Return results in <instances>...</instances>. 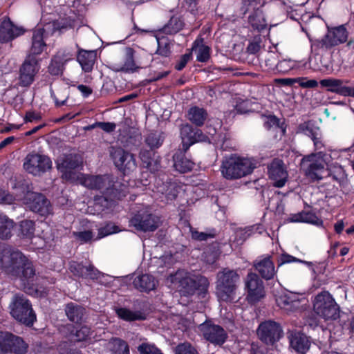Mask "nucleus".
Returning a JSON list of instances; mask_svg holds the SVG:
<instances>
[{
	"mask_svg": "<svg viewBox=\"0 0 354 354\" xmlns=\"http://www.w3.org/2000/svg\"><path fill=\"white\" fill-rule=\"evenodd\" d=\"M0 269L7 274L19 277L24 286L32 285L35 276L32 262L19 250H4L0 259Z\"/></svg>",
	"mask_w": 354,
	"mask_h": 354,
	"instance_id": "1",
	"label": "nucleus"
},
{
	"mask_svg": "<svg viewBox=\"0 0 354 354\" xmlns=\"http://www.w3.org/2000/svg\"><path fill=\"white\" fill-rule=\"evenodd\" d=\"M240 276L236 270L223 268L216 274V295L220 301L232 303L236 299V292Z\"/></svg>",
	"mask_w": 354,
	"mask_h": 354,
	"instance_id": "2",
	"label": "nucleus"
},
{
	"mask_svg": "<svg viewBox=\"0 0 354 354\" xmlns=\"http://www.w3.org/2000/svg\"><path fill=\"white\" fill-rule=\"evenodd\" d=\"M254 168L255 165L250 159L231 154L223 160L221 171L225 179L235 180L250 174Z\"/></svg>",
	"mask_w": 354,
	"mask_h": 354,
	"instance_id": "3",
	"label": "nucleus"
},
{
	"mask_svg": "<svg viewBox=\"0 0 354 354\" xmlns=\"http://www.w3.org/2000/svg\"><path fill=\"white\" fill-rule=\"evenodd\" d=\"M311 140L313 141L315 152L311 153V182L319 180L328 174L327 165L330 155L326 152V147L322 137H318L311 131Z\"/></svg>",
	"mask_w": 354,
	"mask_h": 354,
	"instance_id": "4",
	"label": "nucleus"
},
{
	"mask_svg": "<svg viewBox=\"0 0 354 354\" xmlns=\"http://www.w3.org/2000/svg\"><path fill=\"white\" fill-rule=\"evenodd\" d=\"M11 315L26 326H32L36 321L30 301L24 295H15L10 304Z\"/></svg>",
	"mask_w": 354,
	"mask_h": 354,
	"instance_id": "5",
	"label": "nucleus"
},
{
	"mask_svg": "<svg viewBox=\"0 0 354 354\" xmlns=\"http://www.w3.org/2000/svg\"><path fill=\"white\" fill-rule=\"evenodd\" d=\"M129 193L128 186L111 176L104 196H96L94 198L95 205H101L108 208L111 202L122 200Z\"/></svg>",
	"mask_w": 354,
	"mask_h": 354,
	"instance_id": "6",
	"label": "nucleus"
},
{
	"mask_svg": "<svg viewBox=\"0 0 354 354\" xmlns=\"http://www.w3.org/2000/svg\"><path fill=\"white\" fill-rule=\"evenodd\" d=\"M131 308L120 307L115 309L118 318L126 322L144 321L147 318L149 310V304L142 299H133L131 301Z\"/></svg>",
	"mask_w": 354,
	"mask_h": 354,
	"instance_id": "7",
	"label": "nucleus"
},
{
	"mask_svg": "<svg viewBox=\"0 0 354 354\" xmlns=\"http://www.w3.org/2000/svg\"><path fill=\"white\" fill-rule=\"evenodd\" d=\"M177 289L182 296H192L201 286L207 287L208 281L206 277H201L196 280L192 277L188 272H177L173 279Z\"/></svg>",
	"mask_w": 354,
	"mask_h": 354,
	"instance_id": "8",
	"label": "nucleus"
},
{
	"mask_svg": "<svg viewBox=\"0 0 354 354\" xmlns=\"http://www.w3.org/2000/svg\"><path fill=\"white\" fill-rule=\"evenodd\" d=\"M313 310L325 319H335L338 317L337 306L332 295L326 291L317 295L314 300Z\"/></svg>",
	"mask_w": 354,
	"mask_h": 354,
	"instance_id": "9",
	"label": "nucleus"
},
{
	"mask_svg": "<svg viewBox=\"0 0 354 354\" xmlns=\"http://www.w3.org/2000/svg\"><path fill=\"white\" fill-rule=\"evenodd\" d=\"M24 168L28 173L40 176L52 168V161L46 155L32 151L26 156Z\"/></svg>",
	"mask_w": 354,
	"mask_h": 354,
	"instance_id": "10",
	"label": "nucleus"
},
{
	"mask_svg": "<svg viewBox=\"0 0 354 354\" xmlns=\"http://www.w3.org/2000/svg\"><path fill=\"white\" fill-rule=\"evenodd\" d=\"M203 338L215 346H223L227 339L228 335L220 325L214 324L211 320H207L199 326Z\"/></svg>",
	"mask_w": 354,
	"mask_h": 354,
	"instance_id": "11",
	"label": "nucleus"
},
{
	"mask_svg": "<svg viewBox=\"0 0 354 354\" xmlns=\"http://www.w3.org/2000/svg\"><path fill=\"white\" fill-rule=\"evenodd\" d=\"M245 288L247 292L246 299L250 304H255L266 296L263 282L255 272L248 273L245 281Z\"/></svg>",
	"mask_w": 354,
	"mask_h": 354,
	"instance_id": "12",
	"label": "nucleus"
},
{
	"mask_svg": "<svg viewBox=\"0 0 354 354\" xmlns=\"http://www.w3.org/2000/svg\"><path fill=\"white\" fill-rule=\"evenodd\" d=\"M110 156L115 167L124 174L133 171L137 167L134 155L120 147H112Z\"/></svg>",
	"mask_w": 354,
	"mask_h": 354,
	"instance_id": "13",
	"label": "nucleus"
},
{
	"mask_svg": "<svg viewBox=\"0 0 354 354\" xmlns=\"http://www.w3.org/2000/svg\"><path fill=\"white\" fill-rule=\"evenodd\" d=\"M24 203L30 211L41 216H47L53 212L50 201L41 193L31 192L25 196Z\"/></svg>",
	"mask_w": 354,
	"mask_h": 354,
	"instance_id": "14",
	"label": "nucleus"
},
{
	"mask_svg": "<svg viewBox=\"0 0 354 354\" xmlns=\"http://www.w3.org/2000/svg\"><path fill=\"white\" fill-rule=\"evenodd\" d=\"M28 344L22 337L11 333L0 331V350L10 351V353L26 354Z\"/></svg>",
	"mask_w": 354,
	"mask_h": 354,
	"instance_id": "15",
	"label": "nucleus"
},
{
	"mask_svg": "<svg viewBox=\"0 0 354 354\" xmlns=\"http://www.w3.org/2000/svg\"><path fill=\"white\" fill-rule=\"evenodd\" d=\"M129 225L138 231L154 232L159 226V218L151 213L140 210L129 220Z\"/></svg>",
	"mask_w": 354,
	"mask_h": 354,
	"instance_id": "16",
	"label": "nucleus"
},
{
	"mask_svg": "<svg viewBox=\"0 0 354 354\" xmlns=\"http://www.w3.org/2000/svg\"><path fill=\"white\" fill-rule=\"evenodd\" d=\"M39 64L36 57L27 55L19 68V84L28 87L35 81V77L39 70Z\"/></svg>",
	"mask_w": 354,
	"mask_h": 354,
	"instance_id": "17",
	"label": "nucleus"
},
{
	"mask_svg": "<svg viewBox=\"0 0 354 354\" xmlns=\"http://www.w3.org/2000/svg\"><path fill=\"white\" fill-rule=\"evenodd\" d=\"M257 334L263 342L272 346L282 337L283 330L279 324L268 320L259 324Z\"/></svg>",
	"mask_w": 354,
	"mask_h": 354,
	"instance_id": "18",
	"label": "nucleus"
},
{
	"mask_svg": "<svg viewBox=\"0 0 354 354\" xmlns=\"http://www.w3.org/2000/svg\"><path fill=\"white\" fill-rule=\"evenodd\" d=\"M180 135L182 140V150L186 152L191 146L196 142H204L208 137L203 131L186 123L181 125Z\"/></svg>",
	"mask_w": 354,
	"mask_h": 354,
	"instance_id": "19",
	"label": "nucleus"
},
{
	"mask_svg": "<svg viewBox=\"0 0 354 354\" xmlns=\"http://www.w3.org/2000/svg\"><path fill=\"white\" fill-rule=\"evenodd\" d=\"M277 305L288 312L302 311L306 309L307 299L299 295L290 293L281 294L275 299Z\"/></svg>",
	"mask_w": 354,
	"mask_h": 354,
	"instance_id": "20",
	"label": "nucleus"
},
{
	"mask_svg": "<svg viewBox=\"0 0 354 354\" xmlns=\"http://www.w3.org/2000/svg\"><path fill=\"white\" fill-rule=\"evenodd\" d=\"M25 32L24 27L15 25L8 16H5L0 24V43L10 42Z\"/></svg>",
	"mask_w": 354,
	"mask_h": 354,
	"instance_id": "21",
	"label": "nucleus"
},
{
	"mask_svg": "<svg viewBox=\"0 0 354 354\" xmlns=\"http://www.w3.org/2000/svg\"><path fill=\"white\" fill-rule=\"evenodd\" d=\"M253 268L258 272L259 277L266 281L273 279L277 274L272 257L270 254L262 255L253 262Z\"/></svg>",
	"mask_w": 354,
	"mask_h": 354,
	"instance_id": "22",
	"label": "nucleus"
},
{
	"mask_svg": "<svg viewBox=\"0 0 354 354\" xmlns=\"http://www.w3.org/2000/svg\"><path fill=\"white\" fill-rule=\"evenodd\" d=\"M347 39L348 31L344 25L335 27L327 26V32L322 43L326 48H330L346 42Z\"/></svg>",
	"mask_w": 354,
	"mask_h": 354,
	"instance_id": "23",
	"label": "nucleus"
},
{
	"mask_svg": "<svg viewBox=\"0 0 354 354\" xmlns=\"http://www.w3.org/2000/svg\"><path fill=\"white\" fill-rule=\"evenodd\" d=\"M268 174L269 178L274 181L276 187H283L287 181L288 173L283 162L280 159L274 158L268 165Z\"/></svg>",
	"mask_w": 354,
	"mask_h": 354,
	"instance_id": "24",
	"label": "nucleus"
},
{
	"mask_svg": "<svg viewBox=\"0 0 354 354\" xmlns=\"http://www.w3.org/2000/svg\"><path fill=\"white\" fill-rule=\"evenodd\" d=\"M69 270L75 277L91 280H97L102 274L93 264L86 266L82 263L77 261H72L70 263Z\"/></svg>",
	"mask_w": 354,
	"mask_h": 354,
	"instance_id": "25",
	"label": "nucleus"
},
{
	"mask_svg": "<svg viewBox=\"0 0 354 354\" xmlns=\"http://www.w3.org/2000/svg\"><path fill=\"white\" fill-rule=\"evenodd\" d=\"M112 175H84L82 178V184L91 190L100 191L104 196V191L106 189Z\"/></svg>",
	"mask_w": 354,
	"mask_h": 354,
	"instance_id": "26",
	"label": "nucleus"
},
{
	"mask_svg": "<svg viewBox=\"0 0 354 354\" xmlns=\"http://www.w3.org/2000/svg\"><path fill=\"white\" fill-rule=\"evenodd\" d=\"M82 164L81 157L77 154L69 153L66 155L61 162L57 164V169L62 173L63 176L69 179L73 171L80 167Z\"/></svg>",
	"mask_w": 354,
	"mask_h": 354,
	"instance_id": "27",
	"label": "nucleus"
},
{
	"mask_svg": "<svg viewBox=\"0 0 354 354\" xmlns=\"http://www.w3.org/2000/svg\"><path fill=\"white\" fill-rule=\"evenodd\" d=\"M64 328L66 331V337L75 342H86L92 335L91 328L86 325L67 324Z\"/></svg>",
	"mask_w": 354,
	"mask_h": 354,
	"instance_id": "28",
	"label": "nucleus"
},
{
	"mask_svg": "<svg viewBox=\"0 0 354 354\" xmlns=\"http://www.w3.org/2000/svg\"><path fill=\"white\" fill-rule=\"evenodd\" d=\"M46 30L44 28H37L32 30L31 37V46L28 55H32L36 57L37 55H41L47 45L44 40Z\"/></svg>",
	"mask_w": 354,
	"mask_h": 354,
	"instance_id": "29",
	"label": "nucleus"
},
{
	"mask_svg": "<svg viewBox=\"0 0 354 354\" xmlns=\"http://www.w3.org/2000/svg\"><path fill=\"white\" fill-rule=\"evenodd\" d=\"M69 53L58 52L54 55L48 66V72L53 76L62 75L65 69V64L71 58Z\"/></svg>",
	"mask_w": 354,
	"mask_h": 354,
	"instance_id": "30",
	"label": "nucleus"
},
{
	"mask_svg": "<svg viewBox=\"0 0 354 354\" xmlns=\"http://www.w3.org/2000/svg\"><path fill=\"white\" fill-rule=\"evenodd\" d=\"M97 58L96 50H87L79 48L77 54V61L85 73L91 72Z\"/></svg>",
	"mask_w": 354,
	"mask_h": 354,
	"instance_id": "31",
	"label": "nucleus"
},
{
	"mask_svg": "<svg viewBox=\"0 0 354 354\" xmlns=\"http://www.w3.org/2000/svg\"><path fill=\"white\" fill-rule=\"evenodd\" d=\"M185 26V23L183 16L178 14H174L158 31L165 35H174L182 30Z\"/></svg>",
	"mask_w": 354,
	"mask_h": 354,
	"instance_id": "32",
	"label": "nucleus"
},
{
	"mask_svg": "<svg viewBox=\"0 0 354 354\" xmlns=\"http://www.w3.org/2000/svg\"><path fill=\"white\" fill-rule=\"evenodd\" d=\"M157 281L155 277L149 274L136 277L133 281V287L142 292H149L156 289Z\"/></svg>",
	"mask_w": 354,
	"mask_h": 354,
	"instance_id": "33",
	"label": "nucleus"
},
{
	"mask_svg": "<svg viewBox=\"0 0 354 354\" xmlns=\"http://www.w3.org/2000/svg\"><path fill=\"white\" fill-rule=\"evenodd\" d=\"M134 50L131 48H127L122 63L116 64L115 71L117 72L134 73L139 67L136 66L134 60Z\"/></svg>",
	"mask_w": 354,
	"mask_h": 354,
	"instance_id": "34",
	"label": "nucleus"
},
{
	"mask_svg": "<svg viewBox=\"0 0 354 354\" xmlns=\"http://www.w3.org/2000/svg\"><path fill=\"white\" fill-rule=\"evenodd\" d=\"M207 118V110L198 106H191L187 113V118L196 127H203Z\"/></svg>",
	"mask_w": 354,
	"mask_h": 354,
	"instance_id": "35",
	"label": "nucleus"
},
{
	"mask_svg": "<svg viewBox=\"0 0 354 354\" xmlns=\"http://www.w3.org/2000/svg\"><path fill=\"white\" fill-rule=\"evenodd\" d=\"M64 310L68 319L75 324H81L86 313L85 308L73 302L68 303Z\"/></svg>",
	"mask_w": 354,
	"mask_h": 354,
	"instance_id": "36",
	"label": "nucleus"
},
{
	"mask_svg": "<svg viewBox=\"0 0 354 354\" xmlns=\"http://www.w3.org/2000/svg\"><path fill=\"white\" fill-rule=\"evenodd\" d=\"M290 345L296 352L301 354H305L310 348L308 337L300 332L291 334Z\"/></svg>",
	"mask_w": 354,
	"mask_h": 354,
	"instance_id": "37",
	"label": "nucleus"
},
{
	"mask_svg": "<svg viewBox=\"0 0 354 354\" xmlns=\"http://www.w3.org/2000/svg\"><path fill=\"white\" fill-rule=\"evenodd\" d=\"M184 151H177L173 156L174 167L181 174L192 171L194 163L185 156Z\"/></svg>",
	"mask_w": 354,
	"mask_h": 354,
	"instance_id": "38",
	"label": "nucleus"
},
{
	"mask_svg": "<svg viewBox=\"0 0 354 354\" xmlns=\"http://www.w3.org/2000/svg\"><path fill=\"white\" fill-rule=\"evenodd\" d=\"M263 118V127L266 130L279 131L281 136L286 135L287 125L284 120L281 121L276 115L271 114L264 115Z\"/></svg>",
	"mask_w": 354,
	"mask_h": 354,
	"instance_id": "39",
	"label": "nucleus"
},
{
	"mask_svg": "<svg viewBox=\"0 0 354 354\" xmlns=\"http://www.w3.org/2000/svg\"><path fill=\"white\" fill-rule=\"evenodd\" d=\"M155 151L146 149H141L139 154L142 167L151 171H154L158 168V160L155 159Z\"/></svg>",
	"mask_w": 354,
	"mask_h": 354,
	"instance_id": "40",
	"label": "nucleus"
},
{
	"mask_svg": "<svg viewBox=\"0 0 354 354\" xmlns=\"http://www.w3.org/2000/svg\"><path fill=\"white\" fill-rule=\"evenodd\" d=\"M164 140V133L154 130L150 131L145 138V145L149 147V149L153 151L160 148L162 145Z\"/></svg>",
	"mask_w": 354,
	"mask_h": 354,
	"instance_id": "41",
	"label": "nucleus"
},
{
	"mask_svg": "<svg viewBox=\"0 0 354 354\" xmlns=\"http://www.w3.org/2000/svg\"><path fill=\"white\" fill-rule=\"evenodd\" d=\"M307 62L295 61L290 59H284L279 61L275 65L274 70L279 73H287L295 68L306 66Z\"/></svg>",
	"mask_w": 354,
	"mask_h": 354,
	"instance_id": "42",
	"label": "nucleus"
},
{
	"mask_svg": "<svg viewBox=\"0 0 354 354\" xmlns=\"http://www.w3.org/2000/svg\"><path fill=\"white\" fill-rule=\"evenodd\" d=\"M221 253L220 243L214 242L203 252V260L207 264L213 265L218 259Z\"/></svg>",
	"mask_w": 354,
	"mask_h": 354,
	"instance_id": "43",
	"label": "nucleus"
},
{
	"mask_svg": "<svg viewBox=\"0 0 354 354\" xmlns=\"http://www.w3.org/2000/svg\"><path fill=\"white\" fill-rule=\"evenodd\" d=\"M203 39H201V44L196 40L193 43L192 49L196 53V61L206 63L210 59L211 48L203 44Z\"/></svg>",
	"mask_w": 354,
	"mask_h": 354,
	"instance_id": "44",
	"label": "nucleus"
},
{
	"mask_svg": "<svg viewBox=\"0 0 354 354\" xmlns=\"http://www.w3.org/2000/svg\"><path fill=\"white\" fill-rule=\"evenodd\" d=\"M50 97L53 98L56 107H60L66 104L69 97L68 88L60 87L55 93L52 88L50 89Z\"/></svg>",
	"mask_w": 354,
	"mask_h": 354,
	"instance_id": "45",
	"label": "nucleus"
},
{
	"mask_svg": "<svg viewBox=\"0 0 354 354\" xmlns=\"http://www.w3.org/2000/svg\"><path fill=\"white\" fill-rule=\"evenodd\" d=\"M14 222L7 216L0 214V239H8L12 236Z\"/></svg>",
	"mask_w": 354,
	"mask_h": 354,
	"instance_id": "46",
	"label": "nucleus"
},
{
	"mask_svg": "<svg viewBox=\"0 0 354 354\" xmlns=\"http://www.w3.org/2000/svg\"><path fill=\"white\" fill-rule=\"evenodd\" d=\"M319 83L322 86L327 88L329 91L342 95L345 86L343 85V82L342 80L334 78H328L321 80Z\"/></svg>",
	"mask_w": 354,
	"mask_h": 354,
	"instance_id": "47",
	"label": "nucleus"
},
{
	"mask_svg": "<svg viewBox=\"0 0 354 354\" xmlns=\"http://www.w3.org/2000/svg\"><path fill=\"white\" fill-rule=\"evenodd\" d=\"M35 230V223L32 220L25 219L19 223V236L22 238L32 239Z\"/></svg>",
	"mask_w": 354,
	"mask_h": 354,
	"instance_id": "48",
	"label": "nucleus"
},
{
	"mask_svg": "<svg viewBox=\"0 0 354 354\" xmlns=\"http://www.w3.org/2000/svg\"><path fill=\"white\" fill-rule=\"evenodd\" d=\"M190 232L192 239L198 241H207L209 239L215 238L217 234V230L215 228H209L206 232H198L196 229L191 227Z\"/></svg>",
	"mask_w": 354,
	"mask_h": 354,
	"instance_id": "49",
	"label": "nucleus"
},
{
	"mask_svg": "<svg viewBox=\"0 0 354 354\" xmlns=\"http://www.w3.org/2000/svg\"><path fill=\"white\" fill-rule=\"evenodd\" d=\"M158 46L155 54L160 55L164 57H168L171 54V42L168 37H157Z\"/></svg>",
	"mask_w": 354,
	"mask_h": 354,
	"instance_id": "50",
	"label": "nucleus"
},
{
	"mask_svg": "<svg viewBox=\"0 0 354 354\" xmlns=\"http://www.w3.org/2000/svg\"><path fill=\"white\" fill-rule=\"evenodd\" d=\"M182 187L176 182H167L165 189V197L167 201H174L176 199Z\"/></svg>",
	"mask_w": 354,
	"mask_h": 354,
	"instance_id": "51",
	"label": "nucleus"
},
{
	"mask_svg": "<svg viewBox=\"0 0 354 354\" xmlns=\"http://www.w3.org/2000/svg\"><path fill=\"white\" fill-rule=\"evenodd\" d=\"M248 21L251 26L257 30H263L266 26V20L264 19L261 12L255 11L248 17Z\"/></svg>",
	"mask_w": 354,
	"mask_h": 354,
	"instance_id": "52",
	"label": "nucleus"
},
{
	"mask_svg": "<svg viewBox=\"0 0 354 354\" xmlns=\"http://www.w3.org/2000/svg\"><path fill=\"white\" fill-rule=\"evenodd\" d=\"M120 232L119 227L113 223H107L104 226L98 229V234L96 240L101 239L109 235L115 234Z\"/></svg>",
	"mask_w": 354,
	"mask_h": 354,
	"instance_id": "53",
	"label": "nucleus"
},
{
	"mask_svg": "<svg viewBox=\"0 0 354 354\" xmlns=\"http://www.w3.org/2000/svg\"><path fill=\"white\" fill-rule=\"evenodd\" d=\"M328 174L324 178L330 176L333 180H336L339 185L344 183L346 180V174L345 170L342 166H334L333 168L328 171Z\"/></svg>",
	"mask_w": 354,
	"mask_h": 354,
	"instance_id": "54",
	"label": "nucleus"
},
{
	"mask_svg": "<svg viewBox=\"0 0 354 354\" xmlns=\"http://www.w3.org/2000/svg\"><path fill=\"white\" fill-rule=\"evenodd\" d=\"M219 141L221 142V148L223 151H230L235 149V143L232 138L230 133H220L218 136Z\"/></svg>",
	"mask_w": 354,
	"mask_h": 354,
	"instance_id": "55",
	"label": "nucleus"
},
{
	"mask_svg": "<svg viewBox=\"0 0 354 354\" xmlns=\"http://www.w3.org/2000/svg\"><path fill=\"white\" fill-rule=\"evenodd\" d=\"M12 189L17 190L21 194H24L25 196L32 192H30L32 189L31 184L25 179L16 180L12 185Z\"/></svg>",
	"mask_w": 354,
	"mask_h": 354,
	"instance_id": "56",
	"label": "nucleus"
},
{
	"mask_svg": "<svg viewBox=\"0 0 354 354\" xmlns=\"http://www.w3.org/2000/svg\"><path fill=\"white\" fill-rule=\"evenodd\" d=\"M257 228L254 225L248 226L245 227L243 230H241L236 232V240L237 241L244 242L248 239L252 234H254V230Z\"/></svg>",
	"mask_w": 354,
	"mask_h": 354,
	"instance_id": "57",
	"label": "nucleus"
},
{
	"mask_svg": "<svg viewBox=\"0 0 354 354\" xmlns=\"http://www.w3.org/2000/svg\"><path fill=\"white\" fill-rule=\"evenodd\" d=\"M296 262L303 263L308 266H310L309 261L300 260L299 259H297L288 253L284 252V253L281 254L279 257L278 267H279L283 264H286V263H296Z\"/></svg>",
	"mask_w": 354,
	"mask_h": 354,
	"instance_id": "58",
	"label": "nucleus"
},
{
	"mask_svg": "<svg viewBox=\"0 0 354 354\" xmlns=\"http://www.w3.org/2000/svg\"><path fill=\"white\" fill-rule=\"evenodd\" d=\"M58 354H82L77 348L73 347L66 342L61 343L57 347Z\"/></svg>",
	"mask_w": 354,
	"mask_h": 354,
	"instance_id": "59",
	"label": "nucleus"
},
{
	"mask_svg": "<svg viewBox=\"0 0 354 354\" xmlns=\"http://www.w3.org/2000/svg\"><path fill=\"white\" fill-rule=\"evenodd\" d=\"M176 354H199L190 343L178 344L176 348Z\"/></svg>",
	"mask_w": 354,
	"mask_h": 354,
	"instance_id": "60",
	"label": "nucleus"
},
{
	"mask_svg": "<svg viewBox=\"0 0 354 354\" xmlns=\"http://www.w3.org/2000/svg\"><path fill=\"white\" fill-rule=\"evenodd\" d=\"M138 350L140 354H163L156 346L147 343H142L138 346Z\"/></svg>",
	"mask_w": 354,
	"mask_h": 354,
	"instance_id": "61",
	"label": "nucleus"
},
{
	"mask_svg": "<svg viewBox=\"0 0 354 354\" xmlns=\"http://www.w3.org/2000/svg\"><path fill=\"white\" fill-rule=\"evenodd\" d=\"M115 354H130L127 343L121 339H118L114 346Z\"/></svg>",
	"mask_w": 354,
	"mask_h": 354,
	"instance_id": "62",
	"label": "nucleus"
},
{
	"mask_svg": "<svg viewBox=\"0 0 354 354\" xmlns=\"http://www.w3.org/2000/svg\"><path fill=\"white\" fill-rule=\"evenodd\" d=\"M289 221L292 223L304 222L310 223V212H301L291 214Z\"/></svg>",
	"mask_w": 354,
	"mask_h": 354,
	"instance_id": "63",
	"label": "nucleus"
},
{
	"mask_svg": "<svg viewBox=\"0 0 354 354\" xmlns=\"http://www.w3.org/2000/svg\"><path fill=\"white\" fill-rule=\"evenodd\" d=\"M73 235L82 243H88L91 241L93 237V232L91 230L73 232Z\"/></svg>",
	"mask_w": 354,
	"mask_h": 354,
	"instance_id": "64",
	"label": "nucleus"
}]
</instances>
